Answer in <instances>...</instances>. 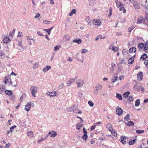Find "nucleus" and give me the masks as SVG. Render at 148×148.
I'll return each mask as SVG.
<instances>
[{"label": "nucleus", "mask_w": 148, "mask_h": 148, "mask_svg": "<svg viewBox=\"0 0 148 148\" xmlns=\"http://www.w3.org/2000/svg\"><path fill=\"white\" fill-rule=\"evenodd\" d=\"M111 132V133L113 136H114V137H116L117 136V134L116 132L114 130H112L111 131H110Z\"/></svg>", "instance_id": "ea45409f"}, {"label": "nucleus", "mask_w": 148, "mask_h": 148, "mask_svg": "<svg viewBox=\"0 0 148 148\" xmlns=\"http://www.w3.org/2000/svg\"><path fill=\"white\" fill-rule=\"evenodd\" d=\"M95 126H92L90 128V130L92 131L94 130L95 128Z\"/></svg>", "instance_id": "680f3d73"}, {"label": "nucleus", "mask_w": 148, "mask_h": 148, "mask_svg": "<svg viewBox=\"0 0 148 148\" xmlns=\"http://www.w3.org/2000/svg\"><path fill=\"white\" fill-rule=\"evenodd\" d=\"M51 23V21H47L46 20L43 21V23L45 24H48Z\"/></svg>", "instance_id": "3c124183"}, {"label": "nucleus", "mask_w": 148, "mask_h": 148, "mask_svg": "<svg viewBox=\"0 0 148 148\" xmlns=\"http://www.w3.org/2000/svg\"><path fill=\"white\" fill-rule=\"evenodd\" d=\"M83 130L84 133V135L83 136H82V138L84 140H86V139L88 138L87 132L84 128H83Z\"/></svg>", "instance_id": "423d86ee"}, {"label": "nucleus", "mask_w": 148, "mask_h": 148, "mask_svg": "<svg viewBox=\"0 0 148 148\" xmlns=\"http://www.w3.org/2000/svg\"><path fill=\"white\" fill-rule=\"evenodd\" d=\"M133 5L136 9H139L140 8V6L137 1H135L134 2Z\"/></svg>", "instance_id": "f8f14e48"}, {"label": "nucleus", "mask_w": 148, "mask_h": 148, "mask_svg": "<svg viewBox=\"0 0 148 148\" xmlns=\"http://www.w3.org/2000/svg\"><path fill=\"white\" fill-rule=\"evenodd\" d=\"M115 66V64H113L112 66L110 68V69L112 71H113L114 70V68Z\"/></svg>", "instance_id": "4d7b16f0"}, {"label": "nucleus", "mask_w": 148, "mask_h": 148, "mask_svg": "<svg viewBox=\"0 0 148 148\" xmlns=\"http://www.w3.org/2000/svg\"><path fill=\"white\" fill-rule=\"evenodd\" d=\"M112 8L111 7H110V8L109 10V13H110L108 15V16H109V18H110V16H111L112 15Z\"/></svg>", "instance_id": "a18cd8bd"}, {"label": "nucleus", "mask_w": 148, "mask_h": 148, "mask_svg": "<svg viewBox=\"0 0 148 148\" xmlns=\"http://www.w3.org/2000/svg\"><path fill=\"white\" fill-rule=\"evenodd\" d=\"M147 58H148V56H147V55L145 53H144L141 56L140 58V60L143 59V60H144Z\"/></svg>", "instance_id": "a211bd4d"}, {"label": "nucleus", "mask_w": 148, "mask_h": 148, "mask_svg": "<svg viewBox=\"0 0 148 148\" xmlns=\"http://www.w3.org/2000/svg\"><path fill=\"white\" fill-rule=\"evenodd\" d=\"M37 34L39 36H44V35L42 34L40 31L37 32Z\"/></svg>", "instance_id": "13d9d810"}, {"label": "nucleus", "mask_w": 148, "mask_h": 148, "mask_svg": "<svg viewBox=\"0 0 148 148\" xmlns=\"http://www.w3.org/2000/svg\"><path fill=\"white\" fill-rule=\"evenodd\" d=\"M144 131L143 130H137L136 131V132L138 134H140V133H144Z\"/></svg>", "instance_id": "37998d69"}, {"label": "nucleus", "mask_w": 148, "mask_h": 148, "mask_svg": "<svg viewBox=\"0 0 148 148\" xmlns=\"http://www.w3.org/2000/svg\"><path fill=\"white\" fill-rule=\"evenodd\" d=\"M51 69V66H47L45 67L43 69L42 71L44 72H46Z\"/></svg>", "instance_id": "412c9836"}, {"label": "nucleus", "mask_w": 148, "mask_h": 148, "mask_svg": "<svg viewBox=\"0 0 148 148\" xmlns=\"http://www.w3.org/2000/svg\"><path fill=\"white\" fill-rule=\"evenodd\" d=\"M63 39L64 41H66L70 39V38L68 34H65L63 36Z\"/></svg>", "instance_id": "ddd939ff"}, {"label": "nucleus", "mask_w": 148, "mask_h": 148, "mask_svg": "<svg viewBox=\"0 0 148 148\" xmlns=\"http://www.w3.org/2000/svg\"><path fill=\"white\" fill-rule=\"evenodd\" d=\"M22 42H19L18 45V49L21 51H23L24 50V48L21 45Z\"/></svg>", "instance_id": "aec40b11"}, {"label": "nucleus", "mask_w": 148, "mask_h": 148, "mask_svg": "<svg viewBox=\"0 0 148 148\" xmlns=\"http://www.w3.org/2000/svg\"><path fill=\"white\" fill-rule=\"evenodd\" d=\"M15 128H16V126L15 125L11 127L10 130L11 132L12 133L14 131V129Z\"/></svg>", "instance_id": "a19ab883"}, {"label": "nucleus", "mask_w": 148, "mask_h": 148, "mask_svg": "<svg viewBox=\"0 0 148 148\" xmlns=\"http://www.w3.org/2000/svg\"><path fill=\"white\" fill-rule=\"evenodd\" d=\"M125 136H121V142L123 144H126V141H128V138Z\"/></svg>", "instance_id": "20e7f679"}, {"label": "nucleus", "mask_w": 148, "mask_h": 148, "mask_svg": "<svg viewBox=\"0 0 148 148\" xmlns=\"http://www.w3.org/2000/svg\"><path fill=\"white\" fill-rule=\"evenodd\" d=\"M117 109L116 110V113L119 115H120V108L119 106L117 107Z\"/></svg>", "instance_id": "c85d7f7f"}, {"label": "nucleus", "mask_w": 148, "mask_h": 148, "mask_svg": "<svg viewBox=\"0 0 148 148\" xmlns=\"http://www.w3.org/2000/svg\"><path fill=\"white\" fill-rule=\"evenodd\" d=\"M77 11V10L75 9H73L71 11V12L69 14V16H71L73 14L75 13Z\"/></svg>", "instance_id": "a878e982"}, {"label": "nucleus", "mask_w": 148, "mask_h": 148, "mask_svg": "<svg viewBox=\"0 0 148 148\" xmlns=\"http://www.w3.org/2000/svg\"><path fill=\"white\" fill-rule=\"evenodd\" d=\"M139 1L141 5L146 8H148V0H140Z\"/></svg>", "instance_id": "7ed1b4c3"}, {"label": "nucleus", "mask_w": 148, "mask_h": 148, "mask_svg": "<svg viewBox=\"0 0 148 148\" xmlns=\"http://www.w3.org/2000/svg\"><path fill=\"white\" fill-rule=\"evenodd\" d=\"M5 55L3 53V51H0V58H3L5 57Z\"/></svg>", "instance_id": "473e14b6"}, {"label": "nucleus", "mask_w": 148, "mask_h": 148, "mask_svg": "<svg viewBox=\"0 0 148 148\" xmlns=\"http://www.w3.org/2000/svg\"><path fill=\"white\" fill-rule=\"evenodd\" d=\"M145 23L148 26V16L145 17V19L142 17H140L138 19L137 23L140 24L141 23Z\"/></svg>", "instance_id": "f257e3e1"}, {"label": "nucleus", "mask_w": 148, "mask_h": 148, "mask_svg": "<svg viewBox=\"0 0 148 148\" xmlns=\"http://www.w3.org/2000/svg\"><path fill=\"white\" fill-rule=\"evenodd\" d=\"M53 28V27H52L48 29H44L45 31H46L49 35H50V32L51 31V29Z\"/></svg>", "instance_id": "c9c22d12"}, {"label": "nucleus", "mask_w": 148, "mask_h": 148, "mask_svg": "<svg viewBox=\"0 0 148 148\" xmlns=\"http://www.w3.org/2000/svg\"><path fill=\"white\" fill-rule=\"evenodd\" d=\"M102 86L98 84L95 87V88L98 90H101L102 88Z\"/></svg>", "instance_id": "7c9ffc66"}, {"label": "nucleus", "mask_w": 148, "mask_h": 148, "mask_svg": "<svg viewBox=\"0 0 148 148\" xmlns=\"http://www.w3.org/2000/svg\"><path fill=\"white\" fill-rule=\"evenodd\" d=\"M40 16V14L38 13H37V14L35 16V18H37L39 17Z\"/></svg>", "instance_id": "0e129e2a"}, {"label": "nucleus", "mask_w": 148, "mask_h": 148, "mask_svg": "<svg viewBox=\"0 0 148 148\" xmlns=\"http://www.w3.org/2000/svg\"><path fill=\"white\" fill-rule=\"evenodd\" d=\"M47 138H45V139H43L42 138H40L39 140H38L37 141L38 143H40L42 141H43L45 139H46Z\"/></svg>", "instance_id": "8fccbe9b"}, {"label": "nucleus", "mask_w": 148, "mask_h": 148, "mask_svg": "<svg viewBox=\"0 0 148 148\" xmlns=\"http://www.w3.org/2000/svg\"><path fill=\"white\" fill-rule=\"evenodd\" d=\"M82 126V123L80 122L77 125V129L79 130Z\"/></svg>", "instance_id": "72a5a7b5"}, {"label": "nucleus", "mask_w": 148, "mask_h": 148, "mask_svg": "<svg viewBox=\"0 0 148 148\" xmlns=\"http://www.w3.org/2000/svg\"><path fill=\"white\" fill-rule=\"evenodd\" d=\"M125 120L127 121L130 119V115L129 114H127L126 116L124 118Z\"/></svg>", "instance_id": "4c0bfd02"}, {"label": "nucleus", "mask_w": 148, "mask_h": 148, "mask_svg": "<svg viewBox=\"0 0 148 148\" xmlns=\"http://www.w3.org/2000/svg\"><path fill=\"white\" fill-rule=\"evenodd\" d=\"M136 48L134 47H132L129 50V52L130 53H132L133 52H135L136 51Z\"/></svg>", "instance_id": "5701e85b"}, {"label": "nucleus", "mask_w": 148, "mask_h": 148, "mask_svg": "<svg viewBox=\"0 0 148 148\" xmlns=\"http://www.w3.org/2000/svg\"><path fill=\"white\" fill-rule=\"evenodd\" d=\"M47 94L50 97L56 96L57 95L56 92V91L47 92Z\"/></svg>", "instance_id": "6e6552de"}, {"label": "nucleus", "mask_w": 148, "mask_h": 148, "mask_svg": "<svg viewBox=\"0 0 148 148\" xmlns=\"http://www.w3.org/2000/svg\"><path fill=\"white\" fill-rule=\"evenodd\" d=\"M73 42H76L77 43L79 44L82 42V40L80 39H75L73 41Z\"/></svg>", "instance_id": "cd10ccee"}, {"label": "nucleus", "mask_w": 148, "mask_h": 148, "mask_svg": "<svg viewBox=\"0 0 148 148\" xmlns=\"http://www.w3.org/2000/svg\"><path fill=\"white\" fill-rule=\"evenodd\" d=\"M134 123L132 121H129L126 123V125L128 126H131L134 125Z\"/></svg>", "instance_id": "393cba45"}, {"label": "nucleus", "mask_w": 148, "mask_h": 148, "mask_svg": "<svg viewBox=\"0 0 148 148\" xmlns=\"http://www.w3.org/2000/svg\"><path fill=\"white\" fill-rule=\"evenodd\" d=\"M117 79V77L115 76H113L112 78V80L113 82H115Z\"/></svg>", "instance_id": "79ce46f5"}, {"label": "nucleus", "mask_w": 148, "mask_h": 148, "mask_svg": "<svg viewBox=\"0 0 148 148\" xmlns=\"http://www.w3.org/2000/svg\"><path fill=\"white\" fill-rule=\"evenodd\" d=\"M31 106V103L30 102H28L25 106V110L27 111H29Z\"/></svg>", "instance_id": "1a4fd4ad"}, {"label": "nucleus", "mask_w": 148, "mask_h": 148, "mask_svg": "<svg viewBox=\"0 0 148 148\" xmlns=\"http://www.w3.org/2000/svg\"><path fill=\"white\" fill-rule=\"evenodd\" d=\"M112 49L114 51H118V49L117 47L113 46L112 47Z\"/></svg>", "instance_id": "c03bdc74"}, {"label": "nucleus", "mask_w": 148, "mask_h": 148, "mask_svg": "<svg viewBox=\"0 0 148 148\" xmlns=\"http://www.w3.org/2000/svg\"><path fill=\"white\" fill-rule=\"evenodd\" d=\"M76 83L77 84L78 86L80 87L83 85L84 84V82L83 81L79 79L77 80Z\"/></svg>", "instance_id": "9b49d317"}, {"label": "nucleus", "mask_w": 148, "mask_h": 148, "mask_svg": "<svg viewBox=\"0 0 148 148\" xmlns=\"http://www.w3.org/2000/svg\"><path fill=\"white\" fill-rule=\"evenodd\" d=\"M107 128L110 131H111L113 130L112 125L111 124L109 123H108L107 125Z\"/></svg>", "instance_id": "dca6fc26"}, {"label": "nucleus", "mask_w": 148, "mask_h": 148, "mask_svg": "<svg viewBox=\"0 0 148 148\" xmlns=\"http://www.w3.org/2000/svg\"><path fill=\"white\" fill-rule=\"evenodd\" d=\"M122 54L123 55H125L126 54H127L128 53H127V51H126L125 50L123 49L122 51Z\"/></svg>", "instance_id": "603ef678"}, {"label": "nucleus", "mask_w": 148, "mask_h": 148, "mask_svg": "<svg viewBox=\"0 0 148 148\" xmlns=\"http://www.w3.org/2000/svg\"><path fill=\"white\" fill-rule=\"evenodd\" d=\"M118 0H116L115 1V2L116 3V5L118 8H119V10L120 11V8H119L120 7V2H118Z\"/></svg>", "instance_id": "2f4dec72"}, {"label": "nucleus", "mask_w": 148, "mask_h": 148, "mask_svg": "<svg viewBox=\"0 0 148 148\" xmlns=\"http://www.w3.org/2000/svg\"><path fill=\"white\" fill-rule=\"evenodd\" d=\"M116 97L118 98L119 99H120V94H117L116 95Z\"/></svg>", "instance_id": "338daca9"}, {"label": "nucleus", "mask_w": 148, "mask_h": 148, "mask_svg": "<svg viewBox=\"0 0 148 148\" xmlns=\"http://www.w3.org/2000/svg\"><path fill=\"white\" fill-rule=\"evenodd\" d=\"M98 91H99V90H98L96 89V90L94 91V94L95 95H98V92H99Z\"/></svg>", "instance_id": "6e6d98bb"}, {"label": "nucleus", "mask_w": 148, "mask_h": 148, "mask_svg": "<svg viewBox=\"0 0 148 148\" xmlns=\"http://www.w3.org/2000/svg\"><path fill=\"white\" fill-rule=\"evenodd\" d=\"M134 59H132L130 58L128 60V63L130 64H132L134 62Z\"/></svg>", "instance_id": "f704fd0d"}, {"label": "nucleus", "mask_w": 148, "mask_h": 148, "mask_svg": "<svg viewBox=\"0 0 148 148\" xmlns=\"http://www.w3.org/2000/svg\"><path fill=\"white\" fill-rule=\"evenodd\" d=\"M74 79H71L67 82V84L68 86H71V84L74 82Z\"/></svg>", "instance_id": "b1692460"}, {"label": "nucleus", "mask_w": 148, "mask_h": 148, "mask_svg": "<svg viewBox=\"0 0 148 148\" xmlns=\"http://www.w3.org/2000/svg\"><path fill=\"white\" fill-rule=\"evenodd\" d=\"M38 67V64L35 63L33 66V69H35L37 68Z\"/></svg>", "instance_id": "09e8293b"}, {"label": "nucleus", "mask_w": 148, "mask_h": 148, "mask_svg": "<svg viewBox=\"0 0 148 148\" xmlns=\"http://www.w3.org/2000/svg\"><path fill=\"white\" fill-rule=\"evenodd\" d=\"M26 38L27 40H33L34 41V40H33L32 38H30V37L29 36H26Z\"/></svg>", "instance_id": "e2e57ef3"}, {"label": "nucleus", "mask_w": 148, "mask_h": 148, "mask_svg": "<svg viewBox=\"0 0 148 148\" xmlns=\"http://www.w3.org/2000/svg\"><path fill=\"white\" fill-rule=\"evenodd\" d=\"M30 91L32 95L34 97H36V94L37 93V87L32 86L30 88Z\"/></svg>", "instance_id": "f03ea898"}, {"label": "nucleus", "mask_w": 148, "mask_h": 148, "mask_svg": "<svg viewBox=\"0 0 148 148\" xmlns=\"http://www.w3.org/2000/svg\"><path fill=\"white\" fill-rule=\"evenodd\" d=\"M135 143V141L134 140H130L129 142V144L130 145H132L134 144Z\"/></svg>", "instance_id": "49530a36"}, {"label": "nucleus", "mask_w": 148, "mask_h": 148, "mask_svg": "<svg viewBox=\"0 0 148 148\" xmlns=\"http://www.w3.org/2000/svg\"><path fill=\"white\" fill-rule=\"evenodd\" d=\"M5 94L8 95H12V93L11 91L7 90H5L4 91Z\"/></svg>", "instance_id": "6ab92c4d"}, {"label": "nucleus", "mask_w": 148, "mask_h": 148, "mask_svg": "<svg viewBox=\"0 0 148 148\" xmlns=\"http://www.w3.org/2000/svg\"><path fill=\"white\" fill-rule=\"evenodd\" d=\"M60 88H62L64 87V84L63 83L61 84L60 86Z\"/></svg>", "instance_id": "774afa93"}, {"label": "nucleus", "mask_w": 148, "mask_h": 148, "mask_svg": "<svg viewBox=\"0 0 148 148\" xmlns=\"http://www.w3.org/2000/svg\"><path fill=\"white\" fill-rule=\"evenodd\" d=\"M88 103L90 106L92 107L94 106V103L91 101H88Z\"/></svg>", "instance_id": "de8ad7c7"}, {"label": "nucleus", "mask_w": 148, "mask_h": 148, "mask_svg": "<svg viewBox=\"0 0 148 148\" xmlns=\"http://www.w3.org/2000/svg\"><path fill=\"white\" fill-rule=\"evenodd\" d=\"M14 35V33H12L11 32H10L9 33V35L11 37H12Z\"/></svg>", "instance_id": "bf43d9fd"}, {"label": "nucleus", "mask_w": 148, "mask_h": 148, "mask_svg": "<svg viewBox=\"0 0 148 148\" xmlns=\"http://www.w3.org/2000/svg\"><path fill=\"white\" fill-rule=\"evenodd\" d=\"M130 94V92L129 91H127L126 92H125L123 95V97L125 98H126L128 97V95Z\"/></svg>", "instance_id": "bb28decb"}, {"label": "nucleus", "mask_w": 148, "mask_h": 148, "mask_svg": "<svg viewBox=\"0 0 148 148\" xmlns=\"http://www.w3.org/2000/svg\"><path fill=\"white\" fill-rule=\"evenodd\" d=\"M23 36L22 32H18V36L19 37H21Z\"/></svg>", "instance_id": "864d4df0"}, {"label": "nucleus", "mask_w": 148, "mask_h": 148, "mask_svg": "<svg viewBox=\"0 0 148 148\" xmlns=\"http://www.w3.org/2000/svg\"><path fill=\"white\" fill-rule=\"evenodd\" d=\"M93 23L94 24L98 26H100L101 24V20H93Z\"/></svg>", "instance_id": "0eeeda50"}, {"label": "nucleus", "mask_w": 148, "mask_h": 148, "mask_svg": "<svg viewBox=\"0 0 148 148\" xmlns=\"http://www.w3.org/2000/svg\"><path fill=\"white\" fill-rule=\"evenodd\" d=\"M88 51V50L86 49H82V53H85Z\"/></svg>", "instance_id": "5fc2aeb1"}, {"label": "nucleus", "mask_w": 148, "mask_h": 148, "mask_svg": "<svg viewBox=\"0 0 148 148\" xmlns=\"http://www.w3.org/2000/svg\"><path fill=\"white\" fill-rule=\"evenodd\" d=\"M9 84L12 86L13 87H15L17 85V83H16L15 84H13V82L10 79V82L9 83Z\"/></svg>", "instance_id": "e433bc0d"}, {"label": "nucleus", "mask_w": 148, "mask_h": 148, "mask_svg": "<svg viewBox=\"0 0 148 148\" xmlns=\"http://www.w3.org/2000/svg\"><path fill=\"white\" fill-rule=\"evenodd\" d=\"M9 79H10V76L9 75H8L7 76L4 77V83L5 84H6L7 83V82L9 80Z\"/></svg>", "instance_id": "f3484780"}, {"label": "nucleus", "mask_w": 148, "mask_h": 148, "mask_svg": "<svg viewBox=\"0 0 148 148\" xmlns=\"http://www.w3.org/2000/svg\"><path fill=\"white\" fill-rule=\"evenodd\" d=\"M10 41V39L8 37H6L4 38L3 40V42L5 43H7L8 42Z\"/></svg>", "instance_id": "2eb2a0df"}, {"label": "nucleus", "mask_w": 148, "mask_h": 148, "mask_svg": "<svg viewBox=\"0 0 148 148\" xmlns=\"http://www.w3.org/2000/svg\"><path fill=\"white\" fill-rule=\"evenodd\" d=\"M27 135L30 138L34 137L33 132L31 131H28L27 133Z\"/></svg>", "instance_id": "4468645a"}, {"label": "nucleus", "mask_w": 148, "mask_h": 148, "mask_svg": "<svg viewBox=\"0 0 148 148\" xmlns=\"http://www.w3.org/2000/svg\"><path fill=\"white\" fill-rule=\"evenodd\" d=\"M128 99L130 102H131V101H133L134 100V99L133 98V96L132 95H130L129 97L128 98Z\"/></svg>", "instance_id": "58836bf2"}, {"label": "nucleus", "mask_w": 148, "mask_h": 148, "mask_svg": "<svg viewBox=\"0 0 148 148\" xmlns=\"http://www.w3.org/2000/svg\"><path fill=\"white\" fill-rule=\"evenodd\" d=\"M138 46L140 50H141L143 48L144 44L143 43H141L138 44Z\"/></svg>", "instance_id": "4be33fe9"}, {"label": "nucleus", "mask_w": 148, "mask_h": 148, "mask_svg": "<svg viewBox=\"0 0 148 148\" xmlns=\"http://www.w3.org/2000/svg\"><path fill=\"white\" fill-rule=\"evenodd\" d=\"M137 79L139 81L142 80L143 77V73L142 72H140L137 74Z\"/></svg>", "instance_id": "39448f33"}, {"label": "nucleus", "mask_w": 148, "mask_h": 148, "mask_svg": "<svg viewBox=\"0 0 148 148\" xmlns=\"http://www.w3.org/2000/svg\"><path fill=\"white\" fill-rule=\"evenodd\" d=\"M125 9V8L122 5V4L121 3V11L123 10H124Z\"/></svg>", "instance_id": "052dcab7"}, {"label": "nucleus", "mask_w": 148, "mask_h": 148, "mask_svg": "<svg viewBox=\"0 0 148 148\" xmlns=\"http://www.w3.org/2000/svg\"><path fill=\"white\" fill-rule=\"evenodd\" d=\"M140 104V100L139 99H137L135 103V106H139Z\"/></svg>", "instance_id": "c756f323"}, {"label": "nucleus", "mask_w": 148, "mask_h": 148, "mask_svg": "<svg viewBox=\"0 0 148 148\" xmlns=\"http://www.w3.org/2000/svg\"><path fill=\"white\" fill-rule=\"evenodd\" d=\"M143 51H147L148 49V47H145V46L143 47Z\"/></svg>", "instance_id": "69168bd1"}, {"label": "nucleus", "mask_w": 148, "mask_h": 148, "mask_svg": "<svg viewBox=\"0 0 148 148\" xmlns=\"http://www.w3.org/2000/svg\"><path fill=\"white\" fill-rule=\"evenodd\" d=\"M49 134L50 135V137H54L57 135V134L56 132L55 131H52L51 132H49L48 134L47 135H48Z\"/></svg>", "instance_id": "9d476101"}]
</instances>
